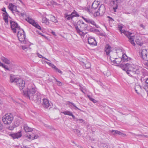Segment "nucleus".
<instances>
[{"instance_id": "f257e3e1", "label": "nucleus", "mask_w": 148, "mask_h": 148, "mask_svg": "<svg viewBox=\"0 0 148 148\" xmlns=\"http://www.w3.org/2000/svg\"><path fill=\"white\" fill-rule=\"evenodd\" d=\"M36 88L33 87L28 86L26 90H23V94L25 97L36 101L38 104L41 103V96L40 93L37 92L35 94Z\"/></svg>"}, {"instance_id": "f03ea898", "label": "nucleus", "mask_w": 148, "mask_h": 148, "mask_svg": "<svg viewBox=\"0 0 148 148\" xmlns=\"http://www.w3.org/2000/svg\"><path fill=\"white\" fill-rule=\"evenodd\" d=\"M122 69L123 70H127L126 72L128 74H130V73L138 74L140 73L139 70L136 68L135 65L133 64L126 63L123 66Z\"/></svg>"}, {"instance_id": "7ed1b4c3", "label": "nucleus", "mask_w": 148, "mask_h": 148, "mask_svg": "<svg viewBox=\"0 0 148 148\" xmlns=\"http://www.w3.org/2000/svg\"><path fill=\"white\" fill-rule=\"evenodd\" d=\"M10 82L15 83L21 90H23L25 86V81L22 79L16 78L14 76L12 75H10Z\"/></svg>"}, {"instance_id": "20e7f679", "label": "nucleus", "mask_w": 148, "mask_h": 148, "mask_svg": "<svg viewBox=\"0 0 148 148\" xmlns=\"http://www.w3.org/2000/svg\"><path fill=\"white\" fill-rule=\"evenodd\" d=\"M119 30L121 32L123 33L125 35L127 36V37L129 38V41L133 45L135 46V44L134 42V36H132V33H130L128 32L125 31V30H121L122 28V27L120 26L119 27Z\"/></svg>"}, {"instance_id": "39448f33", "label": "nucleus", "mask_w": 148, "mask_h": 148, "mask_svg": "<svg viewBox=\"0 0 148 148\" xmlns=\"http://www.w3.org/2000/svg\"><path fill=\"white\" fill-rule=\"evenodd\" d=\"M13 119V115L10 113H8L4 116L2 118L3 122L5 124H9Z\"/></svg>"}, {"instance_id": "423d86ee", "label": "nucleus", "mask_w": 148, "mask_h": 148, "mask_svg": "<svg viewBox=\"0 0 148 148\" xmlns=\"http://www.w3.org/2000/svg\"><path fill=\"white\" fill-rule=\"evenodd\" d=\"M17 36L19 40L21 42L26 43L27 42L25 40V36L24 31L22 29H21L18 31Z\"/></svg>"}, {"instance_id": "0eeeda50", "label": "nucleus", "mask_w": 148, "mask_h": 148, "mask_svg": "<svg viewBox=\"0 0 148 148\" xmlns=\"http://www.w3.org/2000/svg\"><path fill=\"white\" fill-rule=\"evenodd\" d=\"M99 4V1H95L92 4L91 10L87 8V11L89 13H91L92 14L95 13V12L93 11L96 9L98 7Z\"/></svg>"}, {"instance_id": "6e6552de", "label": "nucleus", "mask_w": 148, "mask_h": 148, "mask_svg": "<svg viewBox=\"0 0 148 148\" xmlns=\"http://www.w3.org/2000/svg\"><path fill=\"white\" fill-rule=\"evenodd\" d=\"M77 23L78 25L77 26H78V27L79 28V27L80 28L79 29L82 30L86 29L88 30L89 29L88 25L85 24L82 21H78Z\"/></svg>"}, {"instance_id": "1a4fd4ad", "label": "nucleus", "mask_w": 148, "mask_h": 148, "mask_svg": "<svg viewBox=\"0 0 148 148\" xmlns=\"http://www.w3.org/2000/svg\"><path fill=\"white\" fill-rule=\"evenodd\" d=\"M11 27L14 33H16V30H19L21 29L20 26L18 25V24L14 21H10Z\"/></svg>"}, {"instance_id": "9d476101", "label": "nucleus", "mask_w": 148, "mask_h": 148, "mask_svg": "<svg viewBox=\"0 0 148 148\" xmlns=\"http://www.w3.org/2000/svg\"><path fill=\"white\" fill-rule=\"evenodd\" d=\"M77 14V12L75 10H74L71 14L68 15L67 14H65L64 16L67 20H69L72 19L74 17L79 16V15Z\"/></svg>"}, {"instance_id": "9b49d317", "label": "nucleus", "mask_w": 148, "mask_h": 148, "mask_svg": "<svg viewBox=\"0 0 148 148\" xmlns=\"http://www.w3.org/2000/svg\"><path fill=\"white\" fill-rule=\"evenodd\" d=\"M105 12V8L103 5H101L99 7L98 10L96 12L97 15H103Z\"/></svg>"}, {"instance_id": "f8f14e48", "label": "nucleus", "mask_w": 148, "mask_h": 148, "mask_svg": "<svg viewBox=\"0 0 148 148\" xmlns=\"http://www.w3.org/2000/svg\"><path fill=\"white\" fill-rule=\"evenodd\" d=\"M141 57L143 60L148 61V49H144L142 50Z\"/></svg>"}, {"instance_id": "ddd939ff", "label": "nucleus", "mask_w": 148, "mask_h": 148, "mask_svg": "<svg viewBox=\"0 0 148 148\" xmlns=\"http://www.w3.org/2000/svg\"><path fill=\"white\" fill-rule=\"evenodd\" d=\"M8 8L12 12L14 13L13 11L16 12V13L18 15L19 14L20 12L18 11L17 9V7L13 5L12 3H10L8 6Z\"/></svg>"}, {"instance_id": "4468645a", "label": "nucleus", "mask_w": 148, "mask_h": 148, "mask_svg": "<svg viewBox=\"0 0 148 148\" xmlns=\"http://www.w3.org/2000/svg\"><path fill=\"white\" fill-rule=\"evenodd\" d=\"M42 104L43 107L45 108H47L49 107H50L51 106L49 101L48 99L45 98L43 99Z\"/></svg>"}, {"instance_id": "2eb2a0df", "label": "nucleus", "mask_w": 148, "mask_h": 148, "mask_svg": "<svg viewBox=\"0 0 148 148\" xmlns=\"http://www.w3.org/2000/svg\"><path fill=\"white\" fill-rule=\"evenodd\" d=\"M88 42L91 46H93L96 45L97 42L94 38L91 37H89L88 39Z\"/></svg>"}, {"instance_id": "dca6fc26", "label": "nucleus", "mask_w": 148, "mask_h": 148, "mask_svg": "<svg viewBox=\"0 0 148 148\" xmlns=\"http://www.w3.org/2000/svg\"><path fill=\"white\" fill-rule=\"evenodd\" d=\"M110 56V60L114 64H119L122 61V59L121 58H114Z\"/></svg>"}, {"instance_id": "f3484780", "label": "nucleus", "mask_w": 148, "mask_h": 148, "mask_svg": "<svg viewBox=\"0 0 148 148\" xmlns=\"http://www.w3.org/2000/svg\"><path fill=\"white\" fill-rule=\"evenodd\" d=\"M2 10L4 12V13H3V19L4 20L5 23H8V15L6 11L5 8H3Z\"/></svg>"}, {"instance_id": "a211bd4d", "label": "nucleus", "mask_w": 148, "mask_h": 148, "mask_svg": "<svg viewBox=\"0 0 148 148\" xmlns=\"http://www.w3.org/2000/svg\"><path fill=\"white\" fill-rule=\"evenodd\" d=\"M21 131H20L16 133L10 134V136L13 139L18 138L21 137L22 136Z\"/></svg>"}, {"instance_id": "6ab92c4d", "label": "nucleus", "mask_w": 148, "mask_h": 148, "mask_svg": "<svg viewBox=\"0 0 148 148\" xmlns=\"http://www.w3.org/2000/svg\"><path fill=\"white\" fill-rule=\"evenodd\" d=\"M141 87L138 84H135L134 89L136 92L138 94H139V91L141 90Z\"/></svg>"}, {"instance_id": "aec40b11", "label": "nucleus", "mask_w": 148, "mask_h": 148, "mask_svg": "<svg viewBox=\"0 0 148 148\" xmlns=\"http://www.w3.org/2000/svg\"><path fill=\"white\" fill-rule=\"evenodd\" d=\"M24 129L26 132H31L32 129L31 128L29 127L27 124H25L23 126Z\"/></svg>"}, {"instance_id": "412c9836", "label": "nucleus", "mask_w": 148, "mask_h": 148, "mask_svg": "<svg viewBox=\"0 0 148 148\" xmlns=\"http://www.w3.org/2000/svg\"><path fill=\"white\" fill-rule=\"evenodd\" d=\"M111 47L108 45H106L105 49V51L107 55H108L110 51Z\"/></svg>"}, {"instance_id": "4be33fe9", "label": "nucleus", "mask_w": 148, "mask_h": 148, "mask_svg": "<svg viewBox=\"0 0 148 148\" xmlns=\"http://www.w3.org/2000/svg\"><path fill=\"white\" fill-rule=\"evenodd\" d=\"M25 20L28 23L32 24L33 25L34 24V23H36V22L34 20L29 17H27L25 19Z\"/></svg>"}, {"instance_id": "5701e85b", "label": "nucleus", "mask_w": 148, "mask_h": 148, "mask_svg": "<svg viewBox=\"0 0 148 148\" xmlns=\"http://www.w3.org/2000/svg\"><path fill=\"white\" fill-rule=\"evenodd\" d=\"M1 59L2 61L6 64H9L10 63V62L9 60L3 56L1 57Z\"/></svg>"}, {"instance_id": "b1692460", "label": "nucleus", "mask_w": 148, "mask_h": 148, "mask_svg": "<svg viewBox=\"0 0 148 148\" xmlns=\"http://www.w3.org/2000/svg\"><path fill=\"white\" fill-rule=\"evenodd\" d=\"M75 29L76 30L77 32L79 33L80 35L81 36L84 35V33L82 31V30L78 27V26H76L75 27Z\"/></svg>"}, {"instance_id": "393cba45", "label": "nucleus", "mask_w": 148, "mask_h": 148, "mask_svg": "<svg viewBox=\"0 0 148 148\" xmlns=\"http://www.w3.org/2000/svg\"><path fill=\"white\" fill-rule=\"evenodd\" d=\"M122 61L123 62L127 61L130 59V58H128L126 54H123L122 55V57L121 58Z\"/></svg>"}, {"instance_id": "a878e982", "label": "nucleus", "mask_w": 148, "mask_h": 148, "mask_svg": "<svg viewBox=\"0 0 148 148\" xmlns=\"http://www.w3.org/2000/svg\"><path fill=\"white\" fill-rule=\"evenodd\" d=\"M111 132L112 133V134L113 135H115L116 134H118L119 135H121V134H123L125 135V134H124L120 132L118 130H112L111 131Z\"/></svg>"}, {"instance_id": "bb28decb", "label": "nucleus", "mask_w": 148, "mask_h": 148, "mask_svg": "<svg viewBox=\"0 0 148 148\" xmlns=\"http://www.w3.org/2000/svg\"><path fill=\"white\" fill-rule=\"evenodd\" d=\"M84 65L83 66L84 67H85L86 69H89L91 66V64L89 62H86V63H83Z\"/></svg>"}, {"instance_id": "cd10ccee", "label": "nucleus", "mask_w": 148, "mask_h": 148, "mask_svg": "<svg viewBox=\"0 0 148 148\" xmlns=\"http://www.w3.org/2000/svg\"><path fill=\"white\" fill-rule=\"evenodd\" d=\"M35 134V133H33L32 134L27 135V137L29 139L32 140H34V137Z\"/></svg>"}, {"instance_id": "c85d7f7f", "label": "nucleus", "mask_w": 148, "mask_h": 148, "mask_svg": "<svg viewBox=\"0 0 148 148\" xmlns=\"http://www.w3.org/2000/svg\"><path fill=\"white\" fill-rule=\"evenodd\" d=\"M42 22L45 23L47 25L49 24V22L48 21V20L45 17H43L42 18Z\"/></svg>"}, {"instance_id": "c756f323", "label": "nucleus", "mask_w": 148, "mask_h": 148, "mask_svg": "<svg viewBox=\"0 0 148 148\" xmlns=\"http://www.w3.org/2000/svg\"><path fill=\"white\" fill-rule=\"evenodd\" d=\"M133 135L134 136H136L139 137H143L147 138H148V136L145 135L143 134H133Z\"/></svg>"}, {"instance_id": "7c9ffc66", "label": "nucleus", "mask_w": 148, "mask_h": 148, "mask_svg": "<svg viewBox=\"0 0 148 148\" xmlns=\"http://www.w3.org/2000/svg\"><path fill=\"white\" fill-rule=\"evenodd\" d=\"M73 131L75 133L77 134L78 136H80L81 135V134L80 131L78 129L73 130Z\"/></svg>"}, {"instance_id": "2f4dec72", "label": "nucleus", "mask_w": 148, "mask_h": 148, "mask_svg": "<svg viewBox=\"0 0 148 148\" xmlns=\"http://www.w3.org/2000/svg\"><path fill=\"white\" fill-rule=\"evenodd\" d=\"M50 19L53 22L55 23L57 22V21L56 20L55 17L51 15Z\"/></svg>"}, {"instance_id": "473e14b6", "label": "nucleus", "mask_w": 148, "mask_h": 148, "mask_svg": "<svg viewBox=\"0 0 148 148\" xmlns=\"http://www.w3.org/2000/svg\"><path fill=\"white\" fill-rule=\"evenodd\" d=\"M82 18L86 22L88 23H90L92 20V19H90L88 18H84L83 16H82Z\"/></svg>"}, {"instance_id": "72a5a7b5", "label": "nucleus", "mask_w": 148, "mask_h": 148, "mask_svg": "<svg viewBox=\"0 0 148 148\" xmlns=\"http://www.w3.org/2000/svg\"><path fill=\"white\" fill-rule=\"evenodd\" d=\"M0 66H2L5 69L9 70V69L8 68L7 66L4 65L3 64L1 63V62H0Z\"/></svg>"}, {"instance_id": "f704fd0d", "label": "nucleus", "mask_w": 148, "mask_h": 148, "mask_svg": "<svg viewBox=\"0 0 148 148\" xmlns=\"http://www.w3.org/2000/svg\"><path fill=\"white\" fill-rule=\"evenodd\" d=\"M33 26L35 27L36 28L40 29H41V28L40 26L36 22L34 23V24L33 25Z\"/></svg>"}, {"instance_id": "c9c22d12", "label": "nucleus", "mask_w": 148, "mask_h": 148, "mask_svg": "<svg viewBox=\"0 0 148 148\" xmlns=\"http://www.w3.org/2000/svg\"><path fill=\"white\" fill-rule=\"evenodd\" d=\"M68 102H69V103L71 104L75 108V110L77 109L78 110H81L80 109H79V108H78L73 103L71 102L70 101H68Z\"/></svg>"}, {"instance_id": "e433bc0d", "label": "nucleus", "mask_w": 148, "mask_h": 148, "mask_svg": "<svg viewBox=\"0 0 148 148\" xmlns=\"http://www.w3.org/2000/svg\"><path fill=\"white\" fill-rule=\"evenodd\" d=\"M63 113L64 115H67L69 116H70L71 114L72 113L70 111H64L63 112Z\"/></svg>"}, {"instance_id": "4c0bfd02", "label": "nucleus", "mask_w": 148, "mask_h": 148, "mask_svg": "<svg viewBox=\"0 0 148 148\" xmlns=\"http://www.w3.org/2000/svg\"><path fill=\"white\" fill-rule=\"evenodd\" d=\"M55 79L56 81L57 82V84L58 86H61L62 85V83L59 81H58L57 79H56L55 78H54Z\"/></svg>"}, {"instance_id": "58836bf2", "label": "nucleus", "mask_w": 148, "mask_h": 148, "mask_svg": "<svg viewBox=\"0 0 148 148\" xmlns=\"http://www.w3.org/2000/svg\"><path fill=\"white\" fill-rule=\"evenodd\" d=\"M144 89L147 92V94H148V85L145 84L144 87Z\"/></svg>"}, {"instance_id": "ea45409f", "label": "nucleus", "mask_w": 148, "mask_h": 148, "mask_svg": "<svg viewBox=\"0 0 148 148\" xmlns=\"http://www.w3.org/2000/svg\"><path fill=\"white\" fill-rule=\"evenodd\" d=\"M101 146L104 148L106 147L107 146V144L104 143H101Z\"/></svg>"}, {"instance_id": "a19ab883", "label": "nucleus", "mask_w": 148, "mask_h": 148, "mask_svg": "<svg viewBox=\"0 0 148 148\" xmlns=\"http://www.w3.org/2000/svg\"><path fill=\"white\" fill-rule=\"evenodd\" d=\"M50 3L51 4H52V5H57V3H56V2H54V1H51L50 2Z\"/></svg>"}, {"instance_id": "79ce46f5", "label": "nucleus", "mask_w": 148, "mask_h": 148, "mask_svg": "<svg viewBox=\"0 0 148 148\" xmlns=\"http://www.w3.org/2000/svg\"><path fill=\"white\" fill-rule=\"evenodd\" d=\"M55 70L56 72H58V73H60L61 74L62 73V71L60 70V69H58L57 68L55 69Z\"/></svg>"}, {"instance_id": "37998d69", "label": "nucleus", "mask_w": 148, "mask_h": 148, "mask_svg": "<svg viewBox=\"0 0 148 148\" xmlns=\"http://www.w3.org/2000/svg\"><path fill=\"white\" fill-rule=\"evenodd\" d=\"M19 16H20V15L22 17H24L25 16H26V14L24 12H23L22 13H19V14L18 15Z\"/></svg>"}, {"instance_id": "c03bdc74", "label": "nucleus", "mask_w": 148, "mask_h": 148, "mask_svg": "<svg viewBox=\"0 0 148 148\" xmlns=\"http://www.w3.org/2000/svg\"><path fill=\"white\" fill-rule=\"evenodd\" d=\"M39 137L38 135L37 134H35L34 136V139H36Z\"/></svg>"}, {"instance_id": "a18cd8bd", "label": "nucleus", "mask_w": 148, "mask_h": 148, "mask_svg": "<svg viewBox=\"0 0 148 148\" xmlns=\"http://www.w3.org/2000/svg\"><path fill=\"white\" fill-rule=\"evenodd\" d=\"M90 100L94 103L97 102V101L93 98H92Z\"/></svg>"}, {"instance_id": "49530a36", "label": "nucleus", "mask_w": 148, "mask_h": 148, "mask_svg": "<svg viewBox=\"0 0 148 148\" xmlns=\"http://www.w3.org/2000/svg\"><path fill=\"white\" fill-rule=\"evenodd\" d=\"M79 121L80 123H84V121L82 119H79Z\"/></svg>"}, {"instance_id": "de8ad7c7", "label": "nucleus", "mask_w": 148, "mask_h": 148, "mask_svg": "<svg viewBox=\"0 0 148 148\" xmlns=\"http://www.w3.org/2000/svg\"><path fill=\"white\" fill-rule=\"evenodd\" d=\"M51 67H52V68L54 69L55 70L57 68V67L55 66L54 64H52L50 66Z\"/></svg>"}, {"instance_id": "09e8293b", "label": "nucleus", "mask_w": 148, "mask_h": 148, "mask_svg": "<svg viewBox=\"0 0 148 148\" xmlns=\"http://www.w3.org/2000/svg\"><path fill=\"white\" fill-rule=\"evenodd\" d=\"M37 54L38 55V56L40 58H43V57L42 55L40 54L39 53H37Z\"/></svg>"}, {"instance_id": "8fccbe9b", "label": "nucleus", "mask_w": 148, "mask_h": 148, "mask_svg": "<svg viewBox=\"0 0 148 148\" xmlns=\"http://www.w3.org/2000/svg\"><path fill=\"white\" fill-rule=\"evenodd\" d=\"M3 125L1 124V122H0V131L3 129Z\"/></svg>"}, {"instance_id": "3c124183", "label": "nucleus", "mask_w": 148, "mask_h": 148, "mask_svg": "<svg viewBox=\"0 0 148 148\" xmlns=\"http://www.w3.org/2000/svg\"><path fill=\"white\" fill-rule=\"evenodd\" d=\"M75 145L77 147H79V148H82V147L81 146V145L78 144H75Z\"/></svg>"}, {"instance_id": "603ef678", "label": "nucleus", "mask_w": 148, "mask_h": 148, "mask_svg": "<svg viewBox=\"0 0 148 148\" xmlns=\"http://www.w3.org/2000/svg\"><path fill=\"white\" fill-rule=\"evenodd\" d=\"M90 23L93 25V24H95V22L94 21L92 20L91 21Z\"/></svg>"}, {"instance_id": "864d4df0", "label": "nucleus", "mask_w": 148, "mask_h": 148, "mask_svg": "<svg viewBox=\"0 0 148 148\" xmlns=\"http://www.w3.org/2000/svg\"><path fill=\"white\" fill-rule=\"evenodd\" d=\"M21 47H22V49L24 50L27 49V47L25 46H22Z\"/></svg>"}, {"instance_id": "5fc2aeb1", "label": "nucleus", "mask_w": 148, "mask_h": 148, "mask_svg": "<svg viewBox=\"0 0 148 148\" xmlns=\"http://www.w3.org/2000/svg\"><path fill=\"white\" fill-rule=\"evenodd\" d=\"M118 6L117 5H116V6L115 7H113V9L114 11V12H116V10Z\"/></svg>"}, {"instance_id": "6e6d98bb", "label": "nucleus", "mask_w": 148, "mask_h": 148, "mask_svg": "<svg viewBox=\"0 0 148 148\" xmlns=\"http://www.w3.org/2000/svg\"><path fill=\"white\" fill-rule=\"evenodd\" d=\"M70 116H71L72 117H73V118L74 119H75V116H74V115L72 113L70 115Z\"/></svg>"}, {"instance_id": "4d7b16f0", "label": "nucleus", "mask_w": 148, "mask_h": 148, "mask_svg": "<svg viewBox=\"0 0 148 148\" xmlns=\"http://www.w3.org/2000/svg\"><path fill=\"white\" fill-rule=\"evenodd\" d=\"M116 1L118 3H120L122 1V0H116Z\"/></svg>"}, {"instance_id": "13d9d810", "label": "nucleus", "mask_w": 148, "mask_h": 148, "mask_svg": "<svg viewBox=\"0 0 148 148\" xmlns=\"http://www.w3.org/2000/svg\"><path fill=\"white\" fill-rule=\"evenodd\" d=\"M46 63H47L50 66L52 64L51 63L47 62H45Z\"/></svg>"}, {"instance_id": "bf43d9fd", "label": "nucleus", "mask_w": 148, "mask_h": 148, "mask_svg": "<svg viewBox=\"0 0 148 148\" xmlns=\"http://www.w3.org/2000/svg\"><path fill=\"white\" fill-rule=\"evenodd\" d=\"M140 26L141 27H142L143 29H144L145 28V26L143 24L140 25Z\"/></svg>"}, {"instance_id": "052dcab7", "label": "nucleus", "mask_w": 148, "mask_h": 148, "mask_svg": "<svg viewBox=\"0 0 148 148\" xmlns=\"http://www.w3.org/2000/svg\"><path fill=\"white\" fill-rule=\"evenodd\" d=\"M145 65L147 68L148 69V61H147V62L145 64Z\"/></svg>"}, {"instance_id": "680f3d73", "label": "nucleus", "mask_w": 148, "mask_h": 148, "mask_svg": "<svg viewBox=\"0 0 148 148\" xmlns=\"http://www.w3.org/2000/svg\"><path fill=\"white\" fill-rule=\"evenodd\" d=\"M93 25H94L95 26V27L97 28H98L99 27V26L97 25H96L95 23V24H93Z\"/></svg>"}, {"instance_id": "e2e57ef3", "label": "nucleus", "mask_w": 148, "mask_h": 148, "mask_svg": "<svg viewBox=\"0 0 148 148\" xmlns=\"http://www.w3.org/2000/svg\"><path fill=\"white\" fill-rule=\"evenodd\" d=\"M108 17L110 18V21H114V20L112 18L110 17V16H108Z\"/></svg>"}, {"instance_id": "0e129e2a", "label": "nucleus", "mask_w": 148, "mask_h": 148, "mask_svg": "<svg viewBox=\"0 0 148 148\" xmlns=\"http://www.w3.org/2000/svg\"><path fill=\"white\" fill-rule=\"evenodd\" d=\"M87 96L90 100L92 98L89 95H87Z\"/></svg>"}, {"instance_id": "69168bd1", "label": "nucleus", "mask_w": 148, "mask_h": 148, "mask_svg": "<svg viewBox=\"0 0 148 148\" xmlns=\"http://www.w3.org/2000/svg\"><path fill=\"white\" fill-rule=\"evenodd\" d=\"M145 83L146 84H148V78L145 81Z\"/></svg>"}, {"instance_id": "338daca9", "label": "nucleus", "mask_w": 148, "mask_h": 148, "mask_svg": "<svg viewBox=\"0 0 148 148\" xmlns=\"http://www.w3.org/2000/svg\"><path fill=\"white\" fill-rule=\"evenodd\" d=\"M43 59H45V60H46L48 61H49V60H48V59H47V58H46L44 57H43V58H42Z\"/></svg>"}, {"instance_id": "774afa93", "label": "nucleus", "mask_w": 148, "mask_h": 148, "mask_svg": "<svg viewBox=\"0 0 148 148\" xmlns=\"http://www.w3.org/2000/svg\"><path fill=\"white\" fill-rule=\"evenodd\" d=\"M52 34H53V35H56L55 34V32H52Z\"/></svg>"}]
</instances>
